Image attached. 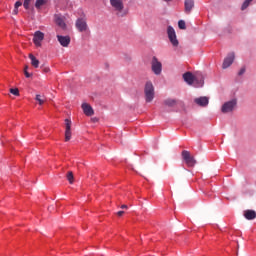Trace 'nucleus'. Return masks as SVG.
I'll return each instance as SVG.
<instances>
[{"label":"nucleus","instance_id":"obj_4","mask_svg":"<svg viewBox=\"0 0 256 256\" xmlns=\"http://www.w3.org/2000/svg\"><path fill=\"white\" fill-rule=\"evenodd\" d=\"M151 69L154 75H161L163 71V64L155 56L152 58L151 61Z\"/></svg>","mask_w":256,"mask_h":256},{"label":"nucleus","instance_id":"obj_14","mask_svg":"<svg viewBox=\"0 0 256 256\" xmlns=\"http://www.w3.org/2000/svg\"><path fill=\"white\" fill-rule=\"evenodd\" d=\"M65 141H71V120L65 119Z\"/></svg>","mask_w":256,"mask_h":256},{"label":"nucleus","instance_id":"obj_10","mask_svg":"<svg viewBox=\"0 0 256 256\" xmlns=\"http://www.w3.org/2000/svg\"><path fill=\"white\" fill-rule=\"evenodd\" d=\"M76 28L78 29V31L80 33L87 31V29H88L87 20H85L83 18H78L76 20Z\"/></svg>","mask_w":256,"mask_h":256},{"label":"nucleus","instance_id":"obj_23","mask_svg":"<svg viewBox=\"0 0 256 256\" xmlns=\"http://www.w3.org/2000/svg\"><path fill=\"white\" fill-rule=\"evenodd\" d=\"M67 180L69 181L70 184H73V181H74V176H73V172H68L67 174Z\"/></svg>","mask_w":256,"mask_h":256},{"label":"nucleus","instance_id":"obj_15","mask_svg":"<svg viewBox=\"0 0 256 256\" xmlns=\"http://www.w3.org/2000/svg\"><path fill=\"white\" fill-rule=\"evenodd\" d=\"M183 79L188 85H193V83H195V76L191 72L184 73Z\"/></svg>","mask_w":256,"mask_h":256},{"label":"nucleus","instance_id":"obj_28","mask_svg":"<svg viewBox=\"0 0 256 256\" xmlns=\"http://www.w3.org/2000/svg\"><path fill=\"white\" fill-rule=\"evenodd\" d=\"M245 74V67L241 68L238 72V75L241 76V75H244Z\"/></svg>","mask_w":256,"mask_h":256},{"label":"nucleus","instance_id":"obj_11","mask_svg":"<svg viewBox=\"0 0 256 256\" xmlns=\"http://www.w3.org/2000/svg\"><path fill=\"white\" fill-rule=\"evenodd\" d=\"M58 39V42L62 47H69L71 44V37L70 36H62V35H57L56 36Z\"/></svg>","mask_w":256,"mask_h":256},{"label":"nucleus","instance_id":"obj_29","mask_svg":"<svg viewBox=\"0 0 256 256\" xmlns=\"http://www.w3.org/2000/svg\"><path fill=\"white\" fill-rule=\"evenodd\" d=\"M116 215H117L118 217H123V215H125V211H118V212L116 213Z\"/></svg>","mask_w":256,"mask_h":256},{"label":"nucleus","instance_id":"obj_20","mask_svg":"<svg viewBox=\"0 0 256 256\" xmlns=\"http://www.w3.org/2000/svg\"><path fill=\"white\" fill-rule=\"evenodd\" d=\"M47 4V0H36L35 7L36 9H39L40 7H43V5Z\"/></svg>","mask_w":256,"mask_h":256},{"label":"nucleus","instance_id":"obj_13","mask_svg":"<svg viewBox=\"0 0 256 256\" xmlns=\"http://www.w3.org/2000/svg\"><path fill=\"white\" fill-rule=\"evenodd\" d=\"M81 107H82L84 114L87 117H91V116L95 115V111L93 110V107H91L89 104L83 103Z\"/></svg>","mask_w":256,"mask_h":256},{"label":"nucleus","instance_id":"obj_16","mask_svg":"<svg viewBox=\"0 0 256 256\" xmlns=\"http://www.w3.org/2000/svg\"><path fill=\"white\" fill-rule=\"evenodd\" d=\"M243 215L247 221H253L256 219V211L255 210H244Z\"/></svg>","mask_w":256,"mask_h":256},{"label":"nucleus","instance_id":"obj_7","mask_svg":"<svg viewBox=\"0 0 256 256\" xmlns=\"http://www.w3.org/2000/svg\"><path fill=\"white\" fill-rule=\"evenodd\" d=\"M110 5L113 7L115 11L121 13L123 9H125V5L123 4V0H110Z\"/></svg>","mask_w":256,"mask_h":256},{"label":"nucleus","instance_id":"obj_1","mask_svg":"<svg viewBox=\"0 0 256 256\" xmlns=\"http://www.w3.org/2000/svg\"><path fill=\"white\" fill-rule=\"evenodd\" d=\"M144 95L146 103H151L155 99V87L151 81L146 82L144 87Z\"/></svg>","mask_w":256,"mask_h":256},{"label":"nucleus","instance_id":"obj_35","mask_svg":"<svg viewBox=\"0 0 256 256\" xmlns=\"http://www.w3.org/2000/svg\"><path fill=\"white\" fill-rule=\"evenodd\" d=\"M163 1H166V2H167V1H171V0H163Z\"/></svg>","mask_w":256,"mask_h":256},{"label":"nucleus","instance_id":"obj_27","mask_svg":"<svg viewBox=\"0 0 256 256\" xmlns=\"http://www.w3.org/2000/svg\"><path fill=\"white\" fill-rule=\"evenodd\" d=\"M21 5H23V3L21 1H17L14 5L15 9H19V7H21Z\"/></svg>","mask_w":256,"mask_h":256},{"label":"nucleus","instance_id":"obj_26","mask_svg":"<svg viewBox=\"0 0 256 256\" xmlns=\"http://www.w3.org/2000/svg\"><path fill=\"white\" fill-rule=\"evenodd\" d=\"M10 93H12V95H15L16 97H19V89L17 88H11Z\"/></svg>","mask_w":256,"mask_h":256},{"label":"nucleus","instance_id":"obj_8","mask_svg":"<svg viewBox=\"0 0 256 256\" xmlns=\"http://www.w3.org/2000/svg\"><path fill=\"white\" fill-rule=\"evenodd\" d=\"M233 61H235V52H231L227 55L223 61L222 69H228V67H231V65H233Z\"/></svg>","mask_w":256,"mask_h":256},{"label":"nucleus","instance_id":"obj_17","mask_svg":"<svg viewBox=\"0 0 256 256\" xmlns=\"http://www.w3.org/2000/svg\"><path fill=\"white\" fill-rule=\"evenodd\" d=\"M184 5H185V12L191 13V10L193 9V7H195V1L185 0Z\"/></svg>","mask_w":256,"mask_h":256},{"label":"nucleus","instance_id":"obj_6","mask_svg":"<svg viewBox=\"0 0 256 256\" xmlns=\"http://www.w3.org/2000/svg\"><path fill=\"white\" fill-rule=\"evenodd\" d=\"M54 21L62 31H67V24L65 23V17L61 16L60 14H56L54 16Z\"/></svg>","mask_w":256,"mask_h":256},{"label":"nucleus","instance_id":"obj_24","mask_svg":"<svg viewBox=\"0 0 256 256\" xmlns=\"http://www.w3.org/2000/svg\"><path fill=\"white\" fill-rule=\"evenodd\" d=\"M178 27H179V29H183V30L187 29V26L185 24V20H180L178 22Z\"/></svg>","mask_w":256,"mask_h":256},{"label":"nucleus","instance_id":"obj_34","mask_svg":"<svg viewBox=\"0 0 256 256\" xmlns=\"http://www.w3.org/2000/svg\"><path fill=\"white\" fill-rule=\"evenodd\" d=\"M27 69H29V66H25V69H24V71H27Z\"/></svg>","mask_w":256,"mask_h":256},{"label":"nucleus","instance_id":"obj_3","mask_svg":"<svg viewBox=\"0 0 256 256\" xmlns=\"http://www.w3.org/2000/svg\"><path fill=\"white\" fill-rule=\"evenodd\" d=\"M182 159L186 163L187 167H193L194 165H197L195 156L191 155V152L187 150L182 151Z\"/></svg>","mask_w":256,"mask_h":256},{"label":"nucleus","instance_id":"obj_9","mask_svg":"<svg viewBox=\"0 0 256 256\" xmlns=\"http://www.w3.org/2000/svg\"><path fill=\"white\" fill-rule=\"evenodd\" d=\"M43 39H45V33L41 31H36L34 33L33 43L34 45H36V47H41V43L43 42Z\"/></svg>","mask_w":256,"mask_h":256},{"label":"nucleus","instance_id":"obj_33","mask_svg":"<svg viewBox=\"0 0 256 256\" xmlns=\"http://www.w3.org/2000/svg\"><path fill=\"white\" fill-rule=\"evenodd\" d=\"M120 208L121 209H129V207L127 205H125V204H123Z\"/></svg>","mask_w":256,"mask_h":256},{"label":"nucleus","instance_id":"obj_18","mask_svg":"<svg viewBox=\"0 0 256 256\" xmlns=\"http://www.w3.org/2000/svg\"><path fill=\"white\" fill-rule=\"evenodd\" d=\"M164 105H166V107H175V105H177V100L173 98H168L164 100Z\"/></svg>","mask_w":256,"mask_h":256},{"label":"nucleus","instance_id":"obj_25","mask_svg":"<svg viewBox=\"0 0 256 256\" xmlns=\"http://www.w3.org/2000/svg\"><path fill=\"white\" fill-rule=\"evenodd\" d=\"M31 6V0H24L23 7L24 9L28 10Z\"/></svg>","mask_w":256,"mask_h":256},{"label":"nucleus","instance_id":"obj_22","mask_svg":"<svg viewBox=\"0 0 256 256\" xmlns=\"http://www.w3.org/2000/svg\"><path fill=\"white\" fill-rule=\"evenodd\" d=\"M251 1L253 0H245L244 3L242 4V11H245V9H247V7H249V5L251 4Z\"/></svg>","mask_w":256,"mask_h":256},{"label":"nucleus","instance_id":"obj_12","mask_svg":"<svg viewBox=\"0 0 256 256\" xmlns=\"http://www.w3.org/2000/svg\"><path fill=\"white\" fill-rule=\"evenodd\" d=\"M194 103H196V105H199V107H207L209 105V98L206 96H202V97L196 98L194 100Z\"/></svg>","mask_w":256,"mask_h":256},{"label":"nucleus","instance_id":"obj_19","mask_svg":"<svg viewBox=\"0 0 256 256\" xmlns=\"http://www.w3.org/2000/svg\"><path fill=\"white\" fill-rule=\"evenodd\" d=\"M29 59L31 60L32 67L37 69L39 67V60L33 54H29Z\"/></svg>","mask_w":256,"mask_h":256},{"label":"nucleus","instance_id":"obj_21","mask_svg":"<svg viewBox=\"0 0 256 256\" xmlns=\"http://www.w3.org/2000/svg\"><path fill=\"white\" fill-rule=\"evenodd\" d=\"M35 100L38 101L39 105H43V103H45L46 101L45 96H42L40 94L36 95Z\"/></svg>","mask_w":256,"mask_h":256},{"label":"nucleus","instance_id":"obj_31","mask_svg":"<svg viewBox=\"0 0 256 256\" xmlns=\"http://www.w3.org/2000/svg\"><path fill=\"white\" fill-rule=\"evenodd\" d=\"M24 74H25V77L27 78L31 77V74L27 70H24Z\"/></svg>","mask_w":256,"mask_h":256},{"label":"nucleus","instance_id":"obj_2","mask_svg":"<svg viewBox=\"0 0 256 256\" xmlns=\"http://www.w3.org/2000/svg\"><path fill=\"white\" fill-rule=\"evenodd\" d=\"M234 109H237V99L236 98H233V99L225 102L221 107V111L224 114L233 113Z\"/></svg>","mask_w":256,"mask_h":256},{"label":"nucleus","instance_id":"obj_30","mask_svg":"<svg viewBox=\"0 0 256 256\" xmlns=\"http://www.w3.org/2000/svg\"><path fill=\"white\" fill-rule=\"evenodd\" d=\"M49 71H51V68H49V67L43 68V72L44 73H49Z\"/></svg>","mask_w":256,"mask_h":256},{"label":"nucleus","instance_id":"obj_5","mask_svg":"<svg viewBox=\"0 0 256 256\" xmlns=\"http://www.w3.org/2000/svg\"><path fill=\"white\" fill-rule=\"evenodd\" d=\"M167 35L171 45H173V47H179V40H177V34L172 26H168Z\"/></svg>","mask_w":256,"mask_h":256},{"label":"nucleus","instance_id":"obj_32","mask_svg":"<svg viewBox=\"0 0 256 256\" xmlns=\"http://www.w3.org/2000/svg\"><path fill=\"white\" fill-rule=\"evenodd\" d=\"M19 13V8H14L13 15H17Z\"/></svg>","mask_w":256,"mask_h":256}]
</instances>
